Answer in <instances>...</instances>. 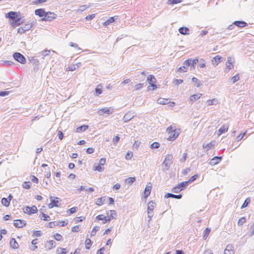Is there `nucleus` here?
<instances>
[{
  "mask_svg": "<svg viewBox=\"0 0 254 254\" xmlns=\"http://www.w3.org/2000/svg\"><path fill=\"white\" fill-rule=\"evenodd\" d=\"M5 17L11 19V23L14 27L18 26L24 22V20L21 14L16 12L10 11L6 14Z\"/></svg>",
  "mask_w": 254,
  "mask_h": 254,
  "instance_id": "nucleus-1",
  "label": "nucleus"
},
{
  "mask_svg": "<svg viewBox=\"0 0 254 254\" xmlns=\"http://www.w3.org/2000/svg\"><path fill=\"white\" fill-rule=\"evenodd\" d=\"M173 157L172 155H168L165 158L163 163L164 167L163 168V171H166L169 170L171 164L173 163Z\"/></svg>",
  "mask_w": 254,
  "mask_h": 254,
  "instance_id": "nucleus-2",
  "label": "nucleus"
},
{
  "mask_svg": "<svg viewBox=\"0 0 254 254\" xmlns=\"http://www.w3.org/2000/svg\"><path fill=\"white\" fill-rule=\"evenodd\" d=\"M13 58L16 61L21 64H25L26 62L25 57L20 53L15 52L13 53Z\"/></svg>",
  "mask_w": 254,
  "mask_h": 254,
  "instance_id": "nucleus-3",
  "label": "nucleus"
},
{
  "mask_svg": "<svg viewBox=\"0 0 254 254\" xmlns=\"http://www.w3.org/2000/svg\"><path fill=\"white\" fill-rule=\"evenodd\" d=\"M57 15L54 12L51 11L46 12V14H45L44 17L41 19V20L45 21H51L53 19H55Z\"/></svg>",
  "mask_w": 254,
  "mask_h": 254,
  "instance_id": "nucleus-4",
  "label": "nucleus"
},
{
  "mask_svg": "<svg viewBox=\"0 0 254 254\" xmlns=\"http://www.w3.org/2000/svg\"><path fill=\"white\" fill-rule=\"evenodd\" d=\"M38 211L37 207L35 205H33L32 207L26 206L23 208V212L25 213H27L28 215H31L34 214Z\"/></svg>",
  "mask_w": 254,
  "mask_h": 254,
  "instance_id": "nucleus-5",
  "label": "nucleus"
},
{
  "mask_svg": "<svg viewBox=\"0 0 254 254\" xmlns=\"http://www.w3.org/2000/svg\"><path fill=\"white\" fill-rule=\"evenodd\" d=\"M147 81L149 84L153 87V90L157 88V86L155 84L156 79L154 75L151 74L149 75L147 77Z\"/></svg>",
  "mask_w": 254,
  "mask_h": 254,
  "instance_id": "nucleus-6",
  "label": "nucleus"
},
{
  "mask_svg": "<svg viewBox=\"0 0 254 254\" xmlns=\"http://www.w3.org/2000/svg\"><path fill=\"white\" fill-rule=\"evenodd\" d=\"M198 60L197 58L192 59H189L186 60V65L190 67V68H194L196 64L198 63Z\"/></svg>",
  "mask_w": 254,
  "mask_h": 254,
  "instance_id": "nucleus-7",
  "label": "nucleus"
},
{
  "mask_svg": "<svg viewBox=\"0 0 254 254\" xmlns=\"http://www.w3.org/2000/svg\"><path fill=\"white\" fill-rule=\"evenodd\" d=\"M50 199L51 200V203H50L48 204V207L49 208H52L54 207H59V206L58 205L59 201L57 200L58 199H59V198H58L57 197H54L50 196Z\"/></svg>",
  "mask_w": 254,
  "mask_h": 254,
  "instance_id": "nucleus-8",
  "label": "nucleus"
},
{
  "mask_svg": "<svg viewBox=\"0 0 254 254\" xmlns=\"http://www.w3.org/2000/svg\"><path fill=\"white\" fill-rule=\"evenodd\" d=\"M135 116L134 113L131 111H128L124 116L123 120L124 123H127L128 121L133 119Z\"/></svg>",
  "mask_w": 254,
  "mask_h": 254,
  "instance_id": "nucleus-9",
  "label": "nucleus"
},
{
  "mask_svg": "<svg viewBox=\"0 0 254 254\" xmlns=\"http://www.w3.org/2000/svg\"><path fill=\"white\" fill-rule=\"evenodd\" d=\"M26 223L25 220L17 219L14 221L13 225L16 228H20L25 226Z\"/></svg>",
  "mask_w": 254,
  "mask_h": 254,
  "instance_id": "nucleus-10",
  "label": "nucleus"
},
{
  "mask_svg": "<svg viewBox=\"0 0 254 254\" xmlns=\"http://www.w3.org/2000/svg\"><path fill=\"white\" fill-rule=\"evenodd\" d=\"M180 133V129L175 128L173 131H172L170 133L169 140H175L179 135Z\"/></svg>",
  "mask_w": 254,
  "mask_h": 254,
  "instance_id": "nucleus-11",
  "label": "nucleus"
},
{
  "mask_svg": "<svg viewBox=\"0 0 254 254\" xmlns=\"http://www.w3.org/2000/svg\"><path fill=\"white\" fill-rule=\"evenodd\" d=\"M234 58L232 57H228L227 59V61L226 62V66L228 69V71L226 72H228L230 69H232L234 67Z\"/></svg>",
  "mask_w": 254,
  "mask_h": 254,
  "instance_id": "nucleus-12",
  "label": "nucleus"
},
{
  "mask_svg": "<svg viewBox=\"0 0 254 254\" xmlns=\"http://www.w3.org/2000/svg\"><path fill=\"white\" fill-rule=\"evenodd\" d=\"M96 219L97 220H102V223L103 224H105L107 222H110L111 217H109V216H105L102 214H100L96 217Z\"/></svg>",
  "mask_w": 254,
  "mask_h": 254,
  "instance_id": "nucleus-13",
  "label": "nucleus"
},
{
  "mask_svg": "<svg viewBox=\"0 0 254 254\" xmlns=\"http://www.w3.org/2000/svg\"><path fill=\"white\" fill-rule=\"evenodd\" d=\"M118 18V16H114L113 17H109L107 20L103 23V25L105 27L108 26L110 24L115 22Z\"/></svg>",
  "mask_w": 254,
  "mask_h": 254,
  "instance_id": "nucleus-14",
  "label": "nucleus"
},
{
  "mask_svg": "<svg viewBox=\"0 0 254 254\" xmlns=\"http://www.w3.org/2000/svg\"><path fill=\"white\" fill-rule=\"evenodd\" d=\"M222 158V156H215L210 160L209 164L212 166L217 164L221 161Z\"/></svg>",
  "mask_w": 254,
  "mask_h": 254,
  "instance_id": "nucleus-15",
  "label": "nucleus"
},
{
  "mask_svg": "<svg viewBox=\"0 0 254 254\" xmlns=\"http://www.w3.org/2000/svg\"><path fill=\"white\" fill-rule=\"evenodd\" d=\"M201 96L202 94L200 93L193 94L190 97L189 101L191 104H192L194 102L198 100Z\"/></svg>",
  "mask_w": 254,
  "mask_h": 254,
  "instance_id": "nucleus-16",
  "label": "nucleus"
},
{
  "mask_svg": "<svg viewBox=\"0 0 254 254\" xmlns=\"http://www.w3.org/2000/svg\"><path fill=\"white\" fill-rule=\"evenodd\" d=\"M215 140H212L208 143H203L202 147L203 148L206 149V150L208 151L215 146Z\"/></svg>",
  "mask_w": 254,
  "mask_h": 254,
  "instance_id": "nucleus-17",
  "label": "nucleus"
},
{
  "mask_svg": "<svg viewBox=\"0 0 254 254\" xmlns=\"http://www.w3.org/2000/svg\"><path fill=\"white\" fill-rule=\"evenodd\" d=\"M165 197L166 198H173L175 199H181L182 197V194H174L171 193H167L165 195Z\"/></svg>",
  "mask_w": 254,
  "mask_h": 254,
  "instance_id": "nucleus-18",
  "label": "nucleus"
},
{
  "mask_svg": "<svg viewBox=\"0 0 254 254\" xmlns=\"http://www.w3.org/2000/svg\"><path fill=\"white\" fill-rule=\"evenodd\" d=\"M233 24L240 28H243L248 25V24L245 21L242 20L235 21L233 22Z\"/></svg>",
  "mask_w": 254,
  "mask_h": 254,
  "instance_id": "nucleus-19",
  "label": "nucleus"
},
{
  "mask_svg": "<svg viewBox=\"0 0 254 254\" xmlns=\"http://www.w3.org/2000/svg\"><path fill=\"white\" fill-rule=\"evenodd\" d=\"M55 247H56V242L53 240H50V241H47L45 245V247L48 250H51L53 248H55Z\"/></svg>",
  "mask_w": 254,
  "mask_h": 254,
  "instance_id": "nucleus-20",
  "label": "nucleus"
},
{
  "mask_svg": "<svg viewBox=\"0 0 254 254\" xmlns=\"http://www.w3.org/2000/svg\"><path fill=\"white\" fill-rule=\"evenodd\" d=\"M35 15H38L42 18L44 17L45 14H46V11H45L44 9L39 8L35 10Z\"/></svg>",
  "mask_w": 254,
  "mask_h": 254,
  "instance_id": "nucleus-21",
  "label": "nucleus"
},
{
  "mask_svg": "<svg viewBox=\"0 0 254 254\" xmlns=\"http://www.w3.org/2000/svg\"><path fill=\"white\" fill-rule=\"evenodd\" d=\"M9 243L10 247L13 249H16L19 247V245L14 238H11Z\"/></svg>",
  "mask_w": 254,
  "mask_h": 254,
  "instance_id": "nucleus-22",
  "label": "nucleus"
},
{
  "mask_svg": "<svg viewBox=\"0 0 254 254\" xmlns=\"http://www.w3.org/2000/svg\"><path fill=\"white\" fill-rule=\"evenodd\" d=\"M222 58L220 56H216L212 59L213 64L214 65H217L219 63L222 61Z\"/></svg>",
  "mask_w": 254,
  "mask_h": 254,
  "instance_id": "nucleus-23",
  "label": "nucleus"
},
{
  "mask_svg": "<svg viewBox=\"0 0 254 254\" xmlns=\"http://www.w3.org/2000/svg\"><path fill=\"white\" fill-rule=\"evenodd\" d=\"M98 114L100 115H103L105 114L110 115L112 113L110 110L107 108H104L99 110L98 112Z\"/></svg>",
  "mask_w": 254,
  "mask_h": 254,
  "instance_id": "nucleus-24",
  "label": "nucleus"
},
{
  "mask_svg": "<svg viewBox=\"0 0 254 254\" xmlns=\"http://www.w3.org/2000/svg\"><path fill=\"white\" fill-rule=\"evenodd\" d=\"M151 186H147L144 190V197L147 198L150 194L151 190Z\"/></svg>",
  "mask_w": 254,
  "mask_h": 254,
  "instance_id": "nucleus-25",
  "label": "nucleus"
},
{
  "mask_svg": "<svg viewBox=\"0 0 254 254\" xmlns=\"http://www.w3.org/2000/svg\"><path fill=\"white\" fill-rule=\"evenodd\" d=\"M190 30L188 27H182L179 29V31L181 34L188 35L189 34Z\"/></svg>",
  "mask_w": 254,
  "mask_h": 254,
  "instance_id": "nucleus-26",
  "label": "nucleus"
},
{
  "mask_svg": "<svg viewBox=\"0 0 254 254\" xmlns=\"http://www.w3.org/2000/svg\"><path fill=\"white\" fill-rule=\"evenodd\" d=\"M154 208V202L152 201H149L147 206V213H150V211L152 212Z\"/></svg>",
  "mask_w": 254,
  "mask_h": 254,
  "instance_id": "nucleus-27",
  "label": "nucleus"
},
{
  "mask_svg": "<svg viewBox=\"0 0 254 254\" xmlns=\"http://www.w3.org/2000/svg\"><path fill=\"white\" fill-rule=\"evenodd\" d=\"M88 128V126L87 125H82L78 127H77L76 132H80L82 131H84Z\"/></svg>",
  "mask_w": 254,
  "mask_h": 254,
  "instance_id": "nucleus-28",
  "label": "nucleus"
},
{
  "mask_svg": "<svg viewBox=\"0 0 254 254\" xmlns=\"http://www.w3.org/2000/svg\"><path fill=\"white\" fill-rule=\"evenodd\" d=\"M188 185L189 183L187 182V181L182 182L178 185L181 190H185Z\"/></svg>",
  "mask_w": 254,
  "mask_h": 254,
  "instance_id": "nucleus-29",
  "label": "nucleus"
},
{
  "mask_svg": "<svg viewBox=\"0 0 254 254\" xmlns=\"http://www.w3.org/2000/svg\"><path fill=\"white\" fill-rule=\"evenodd\" d=\"M228 129V127L225 125H223L218 129V134L220 135L225 132L227 131Z\"/></svg>",
  "mask_w": 254,
  "mask_h": 254,
  "instance_id": "nucleus-30",
  "label": "nucleus"
},
{
  "mask_svg": "<svg viewBox=\"0 0 254 254\" xmlns=\"http://www.w3.org/2000/svg\"><path fill=\"white\" fill-rule=\"evenodd\" d=\"M185 64H186V61L184 62L183 65L182 66L180 67L178 69V72H186V71H187V69H188V67H189V66H186Z\"/></svg>",
  "mask_w": 254,
  "mask_h": 254,
  "instance_id": "nucleus-31",
  "label": "nucleus"
},
{
  "mask_svg": "<svg viewBox=\"0 0 254 254\" xmlns=\"http://www.w3.org/2000/svg\"><path fill=\"white\" fill-rule=\"evenodd\" d=\"M102 85L99 84L97 87L95 88V91L96 96H98L102 93Z\"/></svg>",
  "mask_w": 254,
  "mask_h": 254,
  "instance_id": "nucleus-32",
  "label": "nucleus"
},
{
  "mask_svg": "<svg viewBox=\"0 0 254 254\" xmlns=\"http://www.w3.org/2000/svg\"><path fill=\"white\" fill-rule=\"evenodd\" d=\"M157 103L161 105H166L168 104L169 101L168 99L159 98L157 100Z\"/></svg>",
  "mask_w": 254,
  "mask_h": 254,
  "instance_id": "nucleus-33",
  "label": "nucleus"
},
{
  "mask_svg": "<svg viewBox=\"0 0 254 254\" xmlns=\"http://www.w3.org/2000/svg\"><path fill=\"white\" fill-rule=\"evenodd\" d=\"M105 200V196L101 197L97 199V200L96 202V204L97 205L100 206L104 204Z\"/></svg>",
  "mask_w": 254,
  "mask_h": 254,
  "instance_id": "nucleus-34",
  "label": "nucleus"
},
{
  "mask_svg": "<svg viewBox=\"0 0 254 254\" xmlns=\"http://www.w3.org/2000/svg\"><path fill=\"white\" fill-rule=\"evenodd\" d=\"M92 244V242L91 240L89 238H86L85 240V247L87 250H89L91 248V246Z\"/></svg>",
  "mask_w": 254,
  "mask_h": 254,
  "instance_id": "nucleus-35",
  "label": "nucleus"
},
{
  "mask_svg": "<svg viewBox=\"0 0 254 254\" xmlns=\"http://www.w3.org/2000/svg\"><path fill=\"white\" fill-rule=\"evenodd\" d=\"M211 229L209 228H206L203 231V238L204 240H206L209 235Z\"/></svg>",
  "mask_w": 254,
  "mask_h": 254,
  "instance_id": "nucleus-36",
  "label": "nucleus"
},
{
  "mask_svg": "<svg viewBox=\"0 0 254 254\" xmlns=\"http://www.w3.org/2000/svg\"><path fill=\"white\" fill-rule=\"evenodd\" d=\"M1 202V203L6 207H8L10 204V201L7 198H2Z\"/></svg>",
  "mask_w": 254,
  "mask_h": 254,
  "instance_id": "nucleus-37",
  "label": "nucleus"
},
{
  "mask_svg": "<svg viewBox=\"0 0 254 254\" xmlns=\"http://www.w3.org/2000/svg\"><path fill=\"white\" fill-rule=\"evenodd\" d=\"M136 180L135 177H129L126 180V183L129 185H132Z\"/></svg>",
  "mask_w": 254,
  "mask_h": 254,
  "instance_id": "nucleus-38",
  "label": "nucleus"
},
{
  "mask_svg": "<svg viewBox=\"0 0 254 254\" xmlns=\"http://www.w3.org/2000/svg\"><path fill=\"white\" fill-rule=\"evenodd\" d=\"M250 202H251L250 198H249V197L245 199V200L244 202L242 205L241 206V208L242 209V208H244L246 207L249 205V204H250Z\"/></svg>",
  "mask_w": 254,
  "mask_h": 254,
  "instance_id": "nucleus-39",
  "label": "nucleus"
},
{
  "mask_svg": "<svg viewBox=\"0 0 254 254\" xmlns=\"http://www.w3.org/2000/svg\"><path fill=\"white\" fill-rule=\"evenodd\" d=\"M110 212V216L111 220L112 219H115L117 217V213L115 210H111L109 211Z\"/></svg>",
  "mask_w": 254,
  "mask_h": 254,
  "instance_id": "nucleus-40",
  "label": "nucleus"
},
{
  "mask_svg": "<svg viewBox=\"0 0 254 254\" xmlns=\"http://www.w3.org/2000/svg\"><path fill=\"white\" fill-rule=\"evenodd\" d=\"M57 253L58 254H66L67 252L65 249L59 248L57 250Z\"/></svg>",
  "mask_w": 254,
  "mask_h": 254,
  "instance_id": "nucleus-41",
  "label": "nucleus"
},
{
  "mask_svg": "<svg viewBox=\"0 0 254 254\" xmlns=\"http://www.w3.org/2000/svg\"><path fill=\"white\" fill-rule=\"evenodd\" d=\"M32 26L33 25L32 23H27L22 27L24 28L25 31H27L29 30L32 27Z\"/></svg>",
  "mask_w": 254,
  "mask_h": 254,
  "instance_id": "nucleus-42",
  "label": "nucleus"
},
{
  "mask_svg": "<svg viewBox=\"0 0 254 254\" xmlns=\"http://www.w3.org/2000/svg\"><path fill=\"white\" fill-rule=\"evenodd\" d=\"M217 103V100L215 99H213L212 100H208L207 101V104L208 106L216 105Z\"/></svg>",
  "mask_w": 254,
  "mask_h": 254,
  "instance_id": "nucleus-43",
  "label": "nucleus"
},
{
  "mask_svg": "<svg viewBox=\"0 0 254 254\" xmlns=\"http://www.w3.org/2000/svg\"><path fill=\"white\" fill-rule=\"evenodd\" d=\"M99 230V227L95 226L91 232L90 236H94L96 235V232Z\"/></svg>",
  "mask_w": 254,
  "mask_h": 254,
  "instance_id": "nucleus-44",
  "label": "nucleus"
},
{
  "mask_svg": "<svg viewBox=\"0 0 254 254\" xmlns=\"http://www.w3.org/2000/svg\"><path fill=\"white\" fill-rule=\"evenodd\" d=\"M183 0H168V3L169 4H175L178 3H180L183 1Z\"/></svg>",
  "mask_w": 254,
  "mask_h": 254,
  "instance_id": "nucleus-45",
  "label": "nucleus"
},
{
  "mask_svg": "<svg viewBox=\"0 0 254 254\" xmlns=\"http://www.w3.org/2000/svg\"><path fill=\"white\" fill-rule=\"evenodd\" d=\"M160 146V144L158 142H154L150 145V148L152 149H157Z\"/></svg>",
  "mask_w": 254,
  "mask_h": 254,
  "instance_id": "nucleus-46",
  "label": "nucleus"
},
{
  "mask_svg": "<svg viewBox=\"0 0 254 254\" xmlns=\"http://www.w3.org/2000/svg\"><path fill=\"white\" fill-rule=\"evenodd\" d=\"M22 186L23 188L29 189L31 187V183L30 182H24L22 184Z\"/></svg>",
  "mask_w": 254,
  "mask_h": 254,
  "instance_id": "nucleus-47",
  "label": "nucleus"
},
{
  "mask_svg": "<svg viewBox=\"0 0 254 254\" xmlns=\"http://www.w3.org/2000/svg\"><path fill=\"white\" fill-rule=\"evenodd\" d=\"M95 170L98 171L99 172H102L104 170V167H102V166L99 164H98L96 166H95Z\"/></svg>",
  "mask_w": 254,
  "mask_h": 254,
  "instance_id": "nucleus-48",
  "label": "nucleus"
},
{
  "mask_svg": "<svg viewBox=\"0 0 254 254\" xmlns=\"http://www.w3.org/2000/svg\"><path fill=\"white\" fill-rule=\"evenodd\" d=\"M197 174L194 175L193 176H191L190 178V179L187 181V182L189 183V184L193 182L197 179Z\"/></svg>",
  "mask_w": 254,
  "mask_h": 254,
  "instance_id": "nucleus-49",
  "label": "nucleus"
},
{
  "mask_svg": "<svg viewBox=\"0 0 254 254\" xmlns=\"http://www.w3.org/2000/svg\"><path fill=\"white\" fill-rule=\"evenodd\" d=\"M54 238L55 240H56L58 241H61L63 239V237L61 235L57 233L54 235Z\"/></svg>",
  "mask_w": 254,
  "mask_h": 254,
  "instance_id": "nucleus-50",
  "label": "nucleus"
},
{
  "mask_svg": "<svg viewBox=\"0 0 254 254\" xmlns=\"http://www.w3.org/2000/svg\"><path fill=\"white\" fill-rule=\"evenodd\" d=\"M246 221V219L245 217H243L239 219L238 221V225L239 226L242 225L244 223H245Z\"/></svg>",
  "mask_w": 254,
  "mask_h": 254,
  "instance_id": "nucleus-51",
  "label": "nucleus"
},
{
  "mask_svg": "<svg viewBox=\"0 0 254 254\" xmlns=\"http://www.w3.org/2000/svg\"><path fill=\"white\" fill-rule=\"evenodd\" d=\"M239 75L238 74H236L235 76L232 77L231 79L232 83H235L236 82L239 80Z\"/></svg>",
  "mask_w": 254,
  "mask_h": 254,
  "instance_id": "nucleus-52",
  "label": "nucleus"
},
{
  "mask_svg": "<svg viewBox=\"0 0 254 254\" xmlns=\"http://www.w3.org/2000/svg\"><path fill=\"white\" fill-rule=\"evenodd\" d=\"M50 218V216L42 212V217L41 218V219L43 220L44 221H47L48 218Z\"/></svg>",
  "mask_w": 254,
  "mask_h": 254,
  "instance_id": "nucleus-53",
  "label": "nucleus"
},
{
  "mask_svg": "<svg viewBox=\"0 0 254 254\" xmlns=\"http://www.w3.org/2000/svg\"><path fill=\"white\" fill-rule=\"evenodd\" d=\"M50 53V50H45L41 52L42 55L45 57L48 56Z\"/></svg>",
  "mask_w": 254,
  "mask_h": 254,
  "instance_id": "nucleus-54",
  "label": "nucleus"
},
{
  "mask_svg": "<svg viewBox=\"0 0 254 254\" xmlns=\"http://www.w3.org/2000/svg\"><path fill=\"white\" fill-rule=\"evenodd\" d=\"M246 132L243 133H241L240 134H239L236 138V140L237 141H240L243 137L244 136H245V135L246 134Z\"/></svg>",
  "mask_w": 254,
  "mask_h": 254,
  "instance_id": "nucleus-55",
  "label": "nucleus"
},
{
  "mask_svg": "<svg viewBox=\"0 0 254 254\" xmlns=\"http://www.w3.org/2000/svg\"><path fill=\"white\" fill-rule=\"evenodd\" d=\"M30 179H31V181L33 182V183H36V184L38 183V182H39L38 179L34 175H32L30 177Z\"/></svg>",
  "mask_w": 254,
  "mask_h": 254,
  "instance_id": "nucleus-56",
  "label": "nucleus"
},
{
  "mask_svg": "<svg viewBox=\"0 0 254 254\" xmlns=\"http://www.w3.org/2000/svg\"><path fill=\"white\" fill-rule=\"evenodd\" d=\"M95 17V14H89L85 17V19L86 21H89V20L93 19Z\"/></svg>",
  "mask_w": 254,
  "mask_h": 254,
  "instance_id": "nucleus-57",
  "label": "nucleus"
},
{
  "mask_svg": "<svg viewBox=\"0 0 254 254\" xmlns=\"http://www.w3.org/2000/svg\"><path fill=\"white\" fill-rule=\"evenodd\" d=\"M42 234V233L40 230L34 231L33 232V236L40 237Z\"/></svg>",
  "mask_w": 254,
  "mask_h": 254,
  "instance_id": "nucleus-58",
  "label": "nucleus"
},
{
  "mask_svg": "<svg viewBox=\"0 0 254 254\" xmlns=\"http://www.w3.org/2000/svg\"><path fill=\"white\" fill-rule=\"evenodd\" d=\"M172 191L175 193H179L180 191H181V190L179 188V186L177 185V186L174 187L172 189Z\"/></svg>",
  "mask_w": 254,
  "mask_h": 254,
  "instance_id": "nucleus-59",
  "label": "nucleus"
},
{
  "mask_svg": "<svg viewBox=\"0 0 254 254\" xmlns=\"http://www.w3.org/2000/svg\"><path fill=\"white\" fill-rule=\"evenodd\" d=\"M76 211V207H73L67 210V212H68L70 214H72L75 213Z\"/></svg>",
  "mask_w": 254,
  "mask_h": 254,
  "instance_id": "nucleus-60",
  "label": "nucleus"
},
{
  "mask_svg": "<svg viewBox=\"0 0 254 254\" xmlns=\"http://www.w3.org/2000/svg\"><path fill=\"white\" fill-rule=\"evenodd\" d=\"M84 219H85V217H84L83 216L76 217L75 219V221L76 223H78V222H82V221H83V220Z\"/></svg>",
  "mask_w": 254,
  "mask_h": 254,
  "instance_id": "nucleus-61",
  "label": "nucleus"
},
{
  "mask_svg": "<svg viewBox=\"0 0 254 254\" xmlns=\"http://www.w3.org/2000/svg\"><path fill=\"white\" fill-rule=\"evenodd\" d=\"M183 82V80L182 79H175L173 81V83L175 85H179Z\"/></svg>",
  "mask_w": 254,
  "mask_h": 254,
  "instance_id": "nucleus-62",
  "label": "nucleus"
},
{
  "mask_svg": "<svg viewBox=\"0 0 254 254\" xmlns=\"http://www.w3.org/2000/svg\"><path fill=\"white\" fill-rule=\"evenodd\" d=\"M250 230L251 231L250 236H252L254 235V223L250 226Z\"/></svg>",
  "mask_w": 254,
  "mask_h": 254,
  "instance_id": "nucleus-63",
  "label": "nucleus"
},
{
  "mask_svg": "<svg viewBox=\"0 0 254 254\" xmlns=\"http://www.w3.org/2000/svg\"><path fill=\"white\" fill-rule=\"evenodd\" d=\"M224 254H234V250H225Z\"/></svg>",
  "mask_w": 254,
  "mask_h": 254,
  "instance_id": "nucleus-64",
  "label": "nucleus"
}]
</instances>
